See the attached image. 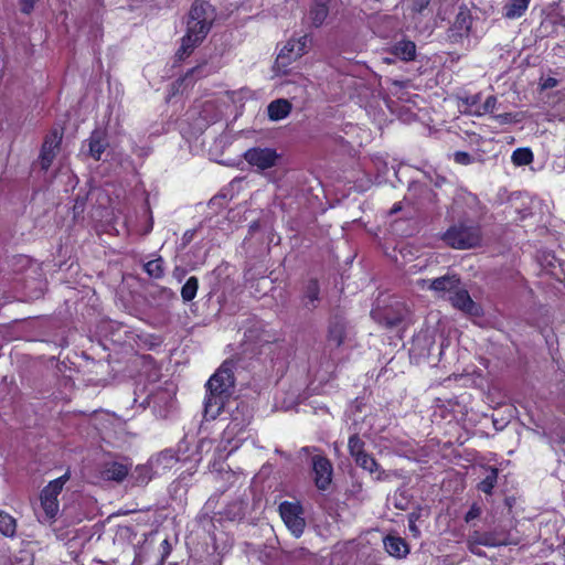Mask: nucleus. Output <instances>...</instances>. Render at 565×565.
<instances>
[{"label":"nucleus","mask_w":565,"mask_h":565,"mask_svg":"<svg viewBox=\"0 0 565 565\" xmlns=\"http://www.w3.org/2000/svg\"><path fill=\"white\" fill-rule=\"evenodd\" d=\"M70 472L50 481L40 492L39 508H34V513L41 523H52L56 520L60 512L58 495L65 483L70 480Z\"/></svg>","instance_id":"1"},{"label":"nucleus","mask_w":565,"mask_h":565,"mask_svg":"<svg viewBox=\"0 0 565 565\" xmlns=\"http://www.w3.org/2000/svg\"><path fill=\"white\" fill-rule=\"evenodd\" d=\"M443 239L452 248H473L481 242V231L473 221H459L444 233Z\"/></svg>","instance_id":"2"},{"label":"nucleus","mask_w":565,"mask_h":565,"mask_svg":"<svg viewBox=\"0 0 565 565\" xmlns=\"http://www.w3.org/2000/svg\"><path fill=\"white\" fill-rule=\"evenodd\" d=\"M211 25L202 24L188 18L186 33L182 38L181 46L178 51L180 58L190 55L193 50L206 38L211 30Z\"/></svg>","instance_id":"3"},{"label":"nucleus","mask_w":565,"mask_h":565,"mask_svg":"<svg viewBox=\"0 0 565 565\" xmlns=\"http://www.w3.org/2000/svg\"><path fill=\"white\" fill-rule=\"evenodd\" d=\"M279 514L295 537H300L306 527L303 510L299 503L285 501L279 505Z\"/></svg>","instance_id":"4"},{"label":"nucleus","mask_w":565,"mask_h":565,"mask_svg":"<svg viewBox=\"0 0 565 565\" xmlns=\"http://www.w3.org/2000/svg\"><path fill=\"white\" fill-rule=\"evenodd\" d=\"M310 43L308 35H302L297 39H290L280 50L276 58L278 67H287L292 61L301 57Z\"/></svg>","instance_id":"5"},{"label":"nucleus","mask_w":565,"mask_h":565,"mask_svg":"<svg viewBox=\"0 0 565 565\" xmlns=\"http://www.w3.org/2000/svg\"><path fill=\"white\" fill-rule=\"evenodd\" d=\"M233 386V364L225 361L207 381L206 391L230 394Z\"/></svg>","instance_id":"6"},{"label":"nucleus","mask_w":565,"mask_h":565,"mask_svg":"<svg viewBox=\"0 0 565 565\" xmlns=\"http://www.w3.org/2000/svg\"><path fill=\"white\" fill-rule=\"evenodd\" d=\"M278 158V153L271 148H250L244 153V159L258 170L273 168Z\"/></svg>","instance_id":"7"},{"label":"nucleus","mask_w":565,"mask_h":565,"mask_svg":"<svg viewBox=\"0 0 565 565\" xmlns=\"http://www.w3.org/2000/svg\"><path fill=\"white\" fill-rule=\"evenodd\" d=\"M416 284L419 288L433 290L440 297L445 292L451 295L459 287L460 279L457 275H445L436 279H419Z\"/></svg>","instance_id":"8"},{"label":"nucleus","mask_w":565,"mask_h":565,"mask_svg":"<svg viewBox=\"0 0 565 565\" xmlns=\"http://www.w3.org/2000/svg\"><path fill=\"white\" fill-rule=\"evenodd\" d=\"M372 318L379 323L393 328L398 326L408 315V309L403 302H395V306L392 309L382 311L380 309L372 310Z\"/></svg>","instance_id":"9"},{"label":"nucleus","mask_w":565,"mask_h":565,"mask_svg":"<svg viewBox=\"0 0 565 565\" xmlns=\"http://www.w3.org/2000/svg\"><path fill=\"white\" fill-rule=\"evenodd\" d=\"M312 470L315 475V484L319 490H327L332 481L333 467L330 460L323 456L312 457Z\"/></svg>","instance_id":"10"},{"label":"nucleus","mask_w":565,"mask_h":565,"mask_svg":"<svg viewBox=\"0 0 565 565\" xmlns=\"http://www.w3.org/2000/svg\"><path fill=\"white\" fill-rule=\"evenodd\" d=\"M62 141V134L54 129L46 137L42 146L41 154H40V164L43 170H47L52 164L56 151Z\"/></svg>","instance_id":"11"},{"label":"nucleus","mask_w":565,"mask_h":565,"mask_svg":"<svg viewBox=\"0 0 565 565\" xmlns=\"http://www.w3.org/2000/svg\"><path fill=\"white\" fill-rule=\"evenodd\" d=\"M472 24V17L466 7H460L456 19L454 21V24L450 29L449 38L454 42H458L463 38H467L470 33Z\"/></svg>","instance_id":"12"},{"label":"nucleus","mask_w":565,"mask_h":565,"mask_svg":"<svg viewBox=\"0 0 565 565\" xmlns=\"http://www.w3.org/2000/svg\"><path fill=\"white\" fill-rule=\"evenodd\" d=\"M451 305L471 316L480 315V307L471 299L469 292L460 286L449 296Z\"/></svg>","instance_id":"13"},{"label":"nucleus","mask_w":565,"mask_h":565,"mask_svg":"<svg viewBox=\"0 0 565 565\" xmlns=\"http://www.w3.org/2000/svg\"><path fill=\"white\" fill-rule=\"evenodd\" d=\"M189 19L211 25L215 20V10L211 4L204 1H195L189 12Z\"/></svg>","instance_id":"14"},{"label":"nucleus","mask_w":565,"mask_h":565,"mask_svg":"<svg viewBox=\"0 0 565 565\" xmlns=\"http://www.w3.org/2000/svg\"><path fill=\"white\" fill-rule=\"evenodd\" d=\"M128 465L117 461H110L104 465L100 475L104 480L121 482L128 476Z\"/></svg>","instance_id":"15"},{"label":"nucleus","mask_w":565,"mask_h":565,"mask_svg":"<svg viewBox=\"0 0 565 565\" xmlns=\"http://www.w3.org/2000/svg\"><path fill=\"white\" fill-rule=\"evenodd\" d=\"M228 394L216 393V392H207L205 402H204V413L205 416L214 419L216 418L225 403V398Z\"/></svg>","instance_id":"16"},{"label":"nucleus","mask_w":565,"mask_h":565,"mask_svg":"<svg viewBox=\"0 0 565 565\" xmlns=\"http://www.w3.org/2000/svg\"><path fill=\"white\" fill-rule=\"evenodd\" d=\"M332 0H315L313 4L309 11V21L310 23L318 28L322 25L324 20L327 19L330 10V3Z\"/></svg>","instance_id":"17"},{"label":"nucleus","mask_w":565,"mask_h":565,"mask_svg":"<svg viewBox=\"0 0 565 565\" xmlns=\"http://www.w3.org/2000/svg\"><path fill=\"white\" fill-rule=\"evenodd\" d=\"M355 463L362 469L369 471L371 475H375L376 481H383L387 478V475L382 470L374 459V457L367 452L354 459Z\"/></svg>","instance_id":"18"},{"label":"nucleus","mask_w":565,"mask_h":565,"mask_svg":"<svg viewBox=\"0 0 565 565\" xmlns=\"http://www.w3.org/2000/svg\"><path fill=\"white\" fill-rule=\"evenodd\" d=\"M320 287L316 279L307 281L303 288V295L301 298L302 306L308 310H313L318 307Z\"/></svg>","instance_id":"19"},{"label":"nucleus","mask_w":565,"mask_h":565,"mask_svg":"<svg viewBox=\"0 0 565 565\" xmlns=\"http://www.w3.org/2000/svg\"><path fill=\"white\" fill-rule=\"evenodd\" d=\"M291 104L288 99L279 98L267 106V114L271 121L285 119L291 111Z\"/></svg>","instance_id":"20"},{"label":"nucleus","mask_w":565,"mask_h":565,"mask_svg":"<svg viewBox=\"0 0 565 565\" xmlns=\"http://www.w3.org/2000/svg\"><path fill=\"white\" fill-rule=\"evenodd\" d=\"M87 142L89 156L95 160H99L108 146L104 134L99 130H94Z\"/></svg>","instance_id":"21"},{"label":"nucleus","mask_w":565,"mask_h":565,"mask_svg":"<svg viewBox=\"0 0 565 565\" xmlns=\"http://www.w3.org/2000/svg\"><path fill=\"white\" fill-rule=\"evenodd\" d=\"M391 52L402 61L409 62L416 56V45L413 41L402 40L392 46Z\"/></svg>","instance_id":"22"},{"label":"nucleus","mask_w":565,"mask_h":565,"mask_svg":"<svg viewBox=\"0 0 565 565\" xmlns=\"http://www.w3.org/2000/svg\"><path fill=\"white\" fill-rule=\"evenodd\" d=\"M531 0H508L503 7V15L513 20L521 18L529 8Z\"/></svg>","instance_id":"23"},{"label":"nucleus","mask_w":565,"mask_h":565,"mask_svg":"<svg viewBox=\"0 0 565 565\" xmlns=\"http://www.w3.org/2000/svg\"><path fill=\"white\" fill-rule=\"evenodd\" d=\"M384 546L386 552L394 557H405L408 554L407 543L396 536H387L384 540Z\"/></svg>","instance_id":"24"},{"label":"nucleus","mask_w":565,"mask_h":565,"mask_svg":"<svg viewBox=\"0 0 565 565\" xmlns=\"http://www.w3.org/2000/svg\"><path fill=\"white\" fill-rule=\"evenodd\" d=\"M345 337V326L341 321L331 323L328 331V340L335 347H340Z\"/></svg>","instance_id":"25"},{"label":"nucleus","mask_w":565,"mask_h":565,"mask_svg":"<svg viewBox=\"0 0 565 565\" xmlns=\"http://www.w3.org/2000/svg\"><path fill=\"white\" fill-rule=\"evenodd\" d=\"M17 531V521L4 511H0V533L4 536L12 537Z\"/></svg>","instance_id":"26"},{"label":"nucleus","mask_w":565,"mask_h":565,"mask_svg":"<svg viewBox=\"0 0 565 565\" xmlns=\"http://www.w3.org/2000/svg\"><path fill=\"white\" fill-rule=\"evenodd\" d=\"M473 536L476 539L477 544L490 546V547H495V546L508 545V544L514 543L510 540H499L491 533H483V534L475 533Z\"/></svg>","instance_id":"27"},{"label":"nucleus","mask_w":565,"mask_h":565,"mask_svg":"<svg viewBox=\"0 0 565 565\" xmlns=\"http://www.w3.org/2000/svg\"><path fill=\"white\" fill-rule=\"evenodd\" d=\"M199 288V280L191 276L181 288V297L184 301H191L195 298Z\"/></svg>","instance_id":"28"},{"label":"nucleus","mask_w":565,"mask_h":565,"mask_svg":"<svg viewBox=\"0 0 565 565\" xmlns=\"http://www.w3.org/2000/svg\"><path fill=\"white\" fill-rule=\"evenodd\" d=\"M498 480V469L490 468L487 477L479 483L480 491L490 494Z\"/></svg>","instance_id":"29"},{"label":"nucleus","mask_w":565,"mask_h":565,"mask_svg":"<svg viewBox=\"0 0 565 565\" xmlns=\"http://www.w3.org/2000/svg\"><path fill=\"white\" fill-rule=\"evenodd\" d=\"M533 161V153L527 148H519L512 153V162L516 166H525Z\"/></svg>","instance_id":"30"},{"label":"nucleus","mask_w":565,"mask_h":565,"mask_svg":"<svg viewBox=\"0 0 565 565\" xmlns=\"http://www.w3.org/2000/svg\"><path fill=\"white\" fill-rule=\"evenodd\" d=\"M364 446V441L358 435H352L349 438L348 447L350 455L353 457V459H356L358 457L366 452Z\"/></svg>","instance_id":"31"},{"label":"nucleus","mask_w":565,"mask_h":565,"mask_svg":"<svg viewBox=\"0 0 565 565\" xmlns=\"http://www.w3.org/2000/svg\"><path fill=\"white\" fill-rule=\"evenodd\" d=\"M162 263L163 262L161 258L149 260L143 266L146 273L152 278H156V279L161 278L164 274Z\"/></svg>","instance_id":"32"},{"label":"nucleus","mask_w":565,"mask_h":565,"mask_svg":"<svg viewBox=\"0 0 565 565\" xmlns=\"http://www.w3.org/2000/svg\"><path fill=\"white\" fill-rule=\"evenodd\" d=\"M497 97L495 96H489L486 102L479 106L477 109L472 110L470 109V113H473L475 115L481 116L486 114H491L494 111L497 107Z\"/></svg>","instance_id":"33"},{"label":"nucleus","mask_w":565,"mask_h":565,"mask_svg":"<svg viewBox=\"0 0 565 565\" xmlns=\"http://www.w3.org/2000/svg\"><path fill=\"white\" fill-rule=\"evenodd\" d=\"M131 478L135 480L136 484L147 483L151 479L150 470L148 467L139 466L131 473Z\"/></svg>","instance_id":"34"},{"label":"nucleus","mask_w":565,"mask_h":565,"mask_svg":"<svg viewBox=\"0 0 565 565\" xmlns=\"http://www.w3.org/2000/svg\"><path fill=\"white\" fill-rule=\"evenodd\" d=\"M206 64H200L193 68H191L184 76L183 81H188L191 76H198V77H202V76H206L211 73V71H206Z\"/></svg>","instance_id":"35"},{"label":"nucleus","mask_w":565,"mask_h":565,"mask_svg":"<svg viewBox=\"0 0 565 565\" xmlns=\"http://www.w3.org/2000/svg\"><path fill=\"white\" fill-rule=\"evenodd\" d=\"M454 160L459 164H470L472 162V158L468 152L457 151L454 153Z\"/></svg>","instance_id":"36"},{"label":"nucleus","mask_w":565,"mask_h":565,"mask_svg":"<svg viewBox=\"0 0 565 565\" xmlns=\"http://www.w3.org/2000/svg\"><path fill=\"white\" fill-rule=\"evenodd\" d=\"M269 338L267 334H245L247 342H269Z\"/></svg>","instance_id":"37"},{"label":"nucleus","mask_w":565,"mask_h":565,"mask_svg":"<svg viewBox=\"0 0 565 565\" xmlns=\"http://www.w3.org/2000/svg\"><path fill=\"white\" fill-rule=\"evenodd\" d=\"M35 0H19L21 11L25 14L31 13L34 8Z\"/></svg>","instance_id":"38"},{"label":"nucleus","mask_w":565,"mask_h":565,"mask_svg":"<svg viewBox=\"0 0 565 565\" xmlns=\"http://www.w3.org/2000/svg\"><path fill=\"white\" fill-rule=\"evenodd\" d=\"M429 2L430 0H413L412 9L413 11L420 13L424 9L427 8Z\"/></svg>","instance_id":"39"},{"label":"nucleus","mask_w":565,"mask_h":565,"mask_svg":"<svg viewBox=\"0 0 565 565\" xmlns=\"http://www.w3.org/2000/svg\"><path fill=\"white\" fill-rule=\"evenodd\" d=\"M557 84H558V81L556 78L547 77L545 79H542L540 86H541L542 90H545V89L554 88L555 86H557Z\"/></svg>","instance_id":"40"},{"label":"nucleus","mask_w":565,"mask_h":565,"mask_svg":"<svg viewBox=\"0 0 565 565\" xmlns=\"http://www.w3.org/2000/svg\"><path fill=\"white\" fill-rule=\"evenodd\" d=\"M479 546L480 545L477 544L475 536H470L468 540V548L470 550V552L477 555H481Z\"/></svg>","instance_id":"41"},{"label":"nucleus","mask_w":565,"mask_h":565,"mask_svg":"<svg viewBox=\"0 0 565 565\" xmlns=\"http://www.w3.org/2000/svg\"><path fill=\"white\" fill-rule=\"evenodd\" d=\"M480 514V509L477 507H472L466 514L465 520L466 522H470L471 520L478 518Z\"/></svg>","instance_id":"42"},{"label":"nucleus","mask_w":565,"mask_h":565,"mask_svg":"<svg viewBox=\"0 0 565 565\" xmlns=\"http://www.w3.org/2000/svg\"><path fill=\"white\" fill-rule=\"evenodd\" d=\"M479 100H480L479 95H472V96H468L465 99H462V103L466 104L468 107H473L479 103Z\"/></svg>","instance_id":"43"},{"label":"nucleus","mask_w":565,"mask_h":565,"mask_svg":"<svg viewBox=\"0 0 565 565\" xmlns=\"http://www.w3.org/2000/svg\"><path fill=\"white\" fill-rule=\"evenodd\" d=\"M511 114L505 113L499 115L497 118L500 120V122H508L510 120Z\"/></svg>","instance_id":"44"},{"label":"nucleus","mask_w":565,"mask_h":565,"mask_svg":"<svg viewBox=\"0 0 565 565\" xmlns=\"http://www.w3.org/2000/svg\"><path fill=\"white\" fill-rule=\"evenodd\" d=\"M19 260L22 263V264H26L29 263V259L26 257H20Z\"/></svg>","instance_id":"45"},{"label":"nucleus","mask_w":565,"mask_h":565,"mask_svg":"<svg viewBox=\"0 0 565 565\" xmlns=\"http://www.w3.org/2000/svg\"><path fill=\"white\" fill-rule=\"evenodd\" d=\"M384 62H386V63H391V58L385 57V58H384Z\"/></svg>","instance_id":"46"},{"label":"nucleus","mask_w":565,"mask_h":565,"mask_svg":"<svg viewBox=\"0 0 565 565\" xmlns=\"http://www.w3.org/2000/svg\"><path fill=\"white\" fill-rule=\"evenodd\" d=\"M211 105V102L205 103V107H209Z\"/></svg>","instance_id":"47"},{"label":"nucleus","mask_w":565,"mask_h":565,"mask_svg":"<svg viewBox=\"0 0 565 565\" xmlns=\"http://www.w3.org/2000/svg\"><path fill=\"white\" fill-rule=\"evenodd\" d=\"M411 530H412V531H415V530H416V527H415L414 525H411Z\"/></svg>","instance_id":"48"}]
</instances>
